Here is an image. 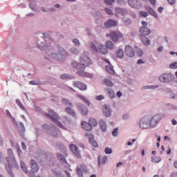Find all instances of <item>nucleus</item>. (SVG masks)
Segmentation results:
<instances>
[{"label": "nucleus", "instance_id": "5", "mask_svg": "<svg viewBox=\"0 0 177 177\" xmlns=\"http://www.w3.org/2000/svg\"><path fill=\"white\" fill-rule=\"evenodd\" d=\"M89 45L90 48H91V49H93L94 52H96L97 53V52H100V53H101L102 55H106L109 52L107 48H106V46L100 45L97 49V48L93 43H90Z\"/></svg>", "mask_w": 177, "mask_h": 177}, {"label": "nucleus", "instance_id": "51", "mask_svg": "<svg viewBox=\"0 0 177 177\" xmlns=\"http://www.w3.org/2000/svg\"><path fill=\"white\" fill-rule=\"evenodd\" d=\"M30 85H39V82L34 80L30 81Z\"/></svg>", "mask_w": 177, "mask_h": 177}, {"label": "nucleus", "instance_id": "15", "mask_svg": "<svg viewBox=\"0 0 177 177\" xmlns=\"http://www.w3.org/2000/svg\"><path fill=\"white\" fill-rule=\"evenodd\" d=\"M160 121H161V115H156L153 116L150 121L151 126L154 127L155 125H157V123L160 122Z\"/></svg>", "mask_w": 177, "mask_h": 177}, {"label": "nucleus", "instance_id": "47", "mask_svg": "<svg viewBox=\"0 0 177 177\" xmlns=\"http://www.w3.org/2000/svg\"><path fill=\"white\" fill-rule=\"evenodd\" d=\"M106 5H113L114 3V0H104Z\"/></svg>", "mask_w": 177, "mask_h": 177}, {"label": "nucleus", "instance_id": "24", "mask_svg": "<svg viewBox=\"0 0 177 177\" xmlns=\"http://www.w3.org/2000/svg\"><path fill=\"white\" fill-rule=\"evenodd\" d=\"M76 96L81 99L84 103H86V104H87L88 106H91V102H89V100L86 99L85 97L80 94H77Z\"/></svg>", "mask_w": 177, "mask_h": 177}, {"label": "nucleus", "instance_id": "26", "mask_svg": "<svg viewBox=\"0 0 177 177\" xmlns=\"http://www.w3.org/2000/svg\"><path fill=\"white\" fill-rule=\"evenodd\" d=\"M61 80H74V77L71 75L63 74L60 76Z\"/></svg>", "mask_w": 177, "mask_h": 177}, {"label": "nucleus", "instance_id": "16", "mask_svg": "<svg viewBox=\"0 0 177 177\" xmlns=\"http://www.w3.org/2000/svg\"><path fill=\"white\" fill-rule=\"evenodd\" d=\"M104 26L106 28H111V27L117 26V21L114 19H109L104 23Z\"/></svg>", "mask_w": 177, "mask_h": 177}, {"label": "nucleus", "instance_id": "32", "mask_svg": "<svg viewBox=\"0 0 177 177\" xmlns=\"http://www.w3.org/2000/svg\"><path fill=\"white\" fill-rule=\"evenodd\" d=\"M57 157L59 160H60L61 161H62V162H67V160H66V158L64 157V156H63V154L58 153L57 154Z\"/></svg>", "mask_w": 177, "mask_h": 177}, {"label": "nucleus", "instance_id": "60", "mask_svg": "<svg viewBox=\"0 0 177 177\" xmlns=\"http://www.w3.org/2000/svg\"><path fill=\"white\" fill-rule=\"evenodd\" d=\"M6 114L8 115V117H10V118H12V115L10 114V112L9 111L6 110Z\"/></svg>", "mask_w": 177, "mask_h": 177}, {"label": "nucleus", "instance_id": "48", "mask_svg": "<svg viewBox=\"0 0 177 177\" xmlns=\"http://www.w3.org/2000/svg\"><path fill=\"white\" fill-rule=\"evenodd\" d=\"M96 100H103L104 99V97L102 95H97L95 97Z\"/></svg>", "mask_w": 177, "mask_h": 177}, {"label": "nucleus", "instance_id": "59", "mask_svg": "<svg viewBox=\"0 0 177 177\" xmlns=\"http://www.w3.org/2000/svg\"><path fill=\"white\" fill-rule=\"evenodd\" d=\"M142 25L143 26L142 27H147V22L146 21H142Z\"/></svg>", "mask_w": 177, "mask_h": 177}, {"label": "nucleus", "instance_id": "64", "mask_svg": "<svg viewBox=\"0 0 177 177\" xmlns=\"http://www.w3.org/2000/svg\"><path fill=\"white\" fill-rule=\"evenodd\" d=\"M171 122H172V124H173V125H176V124H177L176 120H175V119H173V120H171Z\"/></svg>", "mask_w": 177, "mask_h": 177}, {"label": "nucleus", "instance_id": "20", "mask_svg": "<svg viewBox=\"0 0 177 177\" xmlns=\"http://www.w3.org/2000/svg\"><path fill=\"white\" fill-rule=\"evenodd\" d=\"M79 109L82 114V115H88V108L85 105L79 106Z\"/></svg>", "mask_w": 177, "mask_h": 177}, {"label": "nucleus", "instance_id": "46", "mask_svg": "<svg viewBox=\"0 0 177 177\" xmlns=\"http://www.w3.org/2000/svg\"><path fill=\"white\" fill-rule=\"evenodd\" d=\"M169 67L170 68H177V62L171 63Z\"/></svg>", "mask_w": 177, "mask_h": 177}, {"label": "nucleus", "instance_id": "6", "mask_svg": "<svg viewBox=\"0 0 177 177\" xmlns=\"http://www.w3.org/2000/svg\"><path fill=\"white\" fill-rule=\"evenodd\" d=\"M30 167L32 168V171L33 173H30V177H40V176H35V173L38 172V171H39V166L38 165V163H37V162L34 160H31L30 162Z\"/></svg>", "mask_w": 177, "mask_h": 177}, {"label": "nucleus", "instance_id": "23", "mask_svg": "<svg viewBox=\"0 0 177 177\" xmlns=\"http://www.w3.org/2000/svg\"><path fill=\"white\" fill-rule=\"evenodd\" d=\"M65 111H66V113L69 114V115H72V117H75V115H76L75 111H74V110H73V109H71L70 107H66L65 109Z\"/></svg>", "mask_w": 177, "mask_h": 177}, {"label": "nucleus", "instance_id": "4", "mask_svg": "<svg viewBox=\"0 0 177 177\" xmlns=\"http://www.w3.org/2000/svg\"><path fill=\"white\" fill-rule=\"evenodd\" d=\"M106 37H111V39H112L113 42H118V41H120L123 36L122 33L120 31H112L110 33H106Z\"/></svg>", "mask_w": 177, "mask_h": 177}, {"label": "nucleus", "instance_id": "30", "mask_svg": "<svg viewBox=\"0 0 177 177\" xmlns=\"http://www.w3.org/2000/svg\"><path fill=\"white\" fill-rule=\"evenodd\" d=\"M103 84H104V85H106V86H109V87H111L113 85V82L109 79L104 80Z\"/></svg>", "mask_w": 177, "mask_h": 177}, {"label": "nucleus", "instance_id": "28", "mask_svg": "<svg viewBox=\"0 0 177 177\" xmlns=\"http://www.w3.org/2000/svg\"><path fill=\"white\" fill-rule=\"evenodd\" d=\"M88 124L91 125V128L92 127H96V125H97V121H96L95 118H90L88 120Z\"/></svg>", "mask_w": 177, "mask_h": 177}, {"label": "nucleus", "instance_id": "8", "mask_svg": "<svg viewBox=\"0 0 177 177\" xmlns=\"http://www.w3.org/2000/svg\"><path fill=\"white\" fill-rule=\"evenodd\" d=\"M172 80V75L169 73H163L159 77L160 82H169Z\"/></svg>", "mask_w": 177, "mask_h": 177}, {"label": "nucleus", "instance_id": "11", "mask_svg": "<svg viewBox=\"0 0 177 177\" xmlns=\"http://www.w3.org/2000/svg\"><path fill=\"white\" fill-rule=\"evenodd\" d=\"M124 53L129 57H133L135 56V50L131 46H126Z\"/></svg>", "mask_w": 177, "mask_h": 177}, {"label": "nucleus", "instance_id": "61", "mask_svg": "<svg viewBox=\"0 0 177 177\" xmlns=\"http://www.w3.org/2000/svg\"><path fill=\"white\" fill-rule=\"evenodd\" d=\"M116 95L118 96V97H121V96H122V93H121V91H118L116 93Z\"/></svg>", "mask_w": 177, "mask_h": 177}, {"label": "nucleus", "instance_id": "21", "mask_svg": "<svg viewBox=\"0 0 177 177\" xmlns=\"http://www.w3.org/2000/svg\"><path fill=\"white\" fill-rule=\"evenodd\" d=\"M100 127L103 132H106L107 131V125L106 124V122H104V120H101L100 121Z\"/></svg>", "mask_w": 177, "mask_h": 177}, {"label": "nucleus", "instance_id": "39", "mask_svg": "<svg viewBox=\"0 0 177 177\" xmlns=\"http://www.w3.org/2000/svg\"><path fill=\"white\" fill-rule=\"evenodd\" d=\"M139 16L140 17H147V16H149V13L146 11H140L139 12Z\"/></svg>", "mask_w": 177, "mask_h": 177}, {"label": "nucleus", "instance_id": "19", "mask_svg": "<svg viewBox=\"0 0 177 177\" xmlns=\"http://www.w3.org/2000/svg\"><path fill=\"white\" fill-rule=\"evenodd\" d=\"M82 128L84 129V131H92V126L86 122H82Z\"/></svg>", "mask_w": 177, "mask_h": 177}, {"label": "nucleus", "instance_id": "1", "mask_svg": "<svg viewBox=\"0 0 177 177\" xmlns=\"http://www.w3.org/2000/svg\"><path fill=\"white\" fill-rule=\"evenodd\" d=\"M91 64H92V60L86 56L80 57V63H77L76 62L72 63L73 67L79 70L77 71L78 75H80V77H90V78H92V75H89L84 71L85 67L91 66Z\"/></svg>", "mask_w": 177, "mask_h": 177}, {"label": "nucleus", "instance_id": "2", "mask_svg": "<svg viewBox=\"0 0 177 177\" xmlns=\"http://www.w3.org/2000/svg\"><path fill=\"white\" fill-rule=\"evenodd\" d=\"M8 154L9 157H7L8 163L6 164V169L10 177H15V174H13V171H12V168L13 165H16V159H15V157L13 156V151L12 149H8Z\"/></svg>", "mask_w": 177, "mask_h": 177}, {"label": "nucleus", "instance_id": "38", "mask_svg": "<svg viewBox=\"0 0 177 177\" xmlns=\"http://www.w3.org/2000/svg\"><path fill=\"white\" fill-rule=\"evenodd\" d=\"M105 68L106 71L109 73V74H114V69L113 68V67L110 66H106Z\"/></svg>", "mask_w": 177, "mask_h": 177}, {"label": "nucleus", "instance_id": "53", "mask_svg": "<svg viewBox=\"0 0 177 177\" xmlns=\"http://www.w3.org/2000/svg\"><path fill=\"white\" fill-rule=\"evenodd\" d=\"M167 1L169 5H175V2H176V0H167Z\"/></svg>", "mask_w": 177, "mask_h": 177}, {"label": "nucleus", "instance_id": "9", "mask_svg": "<svg viewBox=\"0 0 177 177\" xmlns=\"http://www.w3.org/2000/svg\"><path fill=\"white\" fill-rule=\"evenodd\" d=\"M70 150L77 157V158H81V153H80V150H78V147H77L74 144H71L69 145Z\"/></svg>", "mask_w": 177, "mask_h": 177}, {"label": "nucleus", "instance_id": "7", "mask_svg": "<svg viewBox=\"0 0 177 177\" xmlns=\"http://www.w3.org/2000/svg\"><path fill=\"white\" fill-rule=\"evenodd\" d=\"M151 127V124L150 123V118L149 117L143 118L140 122V127L142 129H148Z\"/></svg>", "mask_w": 177, "mask_h": 177}, {"label": "nucleus", "instance_id": "35", "mask_svg": "<svg viewBox=\"0 0 177 177\" xmlns=\"http://www.w3.org/2000/svg\"><path fill=\"white\" fill-rule=\"evenodd\" d=\"M117 57H119V59H122V57H124V51L122 49L118 50Z\"/></svg>", "mask_w": 177, "mask_h": 177}, {"label": "nucleus", "instance_id": "62", "mask_svg": "<svg viewBox=\"0 0 177 177\" xmlns=\"http://www.w3.org/2000/svg\"><path fill=\"white\" fill-rule=\"evenodd\" d=\"M145 62L142 61V59H139L137 62V64H143Z\"/></svg>", "mask_w": 177, "mask_h": 177}, {"label": "nucleus", "instance_id": "52", "mask_svg": "<svg viewBox=\"0 0 177 177\" xmlns=\"http://www.w3.org/2000/svg\"><path fill=\"white\" fill-rule=\"evenodd\" d=\"M42 129H44V131H47V129H49V125L45 124L42 125Z\"/></svg>", "mask_w": 177, "mask_h": 177}, {"label": "nucleus", "instance_id": "14", "mask_svg": "<svg viewBox=\"0 0 177 177\" xmlns=\"http://www.w3.org/2000/svg\"><path fill=\"white\" fill-rule=\"evenodd\" d=\"M115 12L116 13V16H124V15L128 14V10L127 9L120 8H115Z\"/></svg>", "mask_w": 177, "mask_h": 177}, {"label": "nucleus", "instance_id": "37", "mask_svg": "<svg viewBox=\"0 0 177 177\" xmlns=\"http://www.w3.org/2000/svg\"><path fill=\"white\" fill-rule=\"evenodd\" d=\"M77 169H80V171H82L83 172H88V169L85 165H81L79 167H77Z\"/></svg>", "mask_w": 177, "mask_h": 177}, {"label": "nucleus", "instance_id": "10", "mask_svg": "<svg viewBox=\"0 0 177 177\" xmlns=\"http://www.w3.org/2000/svg\"><path fill=\"white\" fill-rule=\"evenodd\" d=\"M73 86L78 88L80 91H86V84L82 82L76 81L73 82Z\"/></svg>", "mask_w": 177, "mask_h": 177}, {"label": "nucleus", "instance_id": "34", "mask_svg": "<svg viewBox=\"0 0 177 177\" xmlns=\"http://www.w3.org/2000/svg\"><path fill=\"white\" fill-rule=\"evenodd\" d=\"M20 164L22 171H24L25 174H28V170H27V166H26L24 162L21 161Z\"/></svg>", "mask_w": 177, "mask_h": 177}, {"label": "nucleus", "instance_id": "17", "mask_svg": "<svg viewBox=\"0 0 177 177\" xmlns=\"http://www.w3.org/2000/svg\"><path fill=\"white\" fill-rule=\"evenodd\" d=\"M103 111L105 117H110V115H111V109H110V106L109 105L103 106Z\"/></svg>", "mask_w": 177, "mask_h": 177}, {"label": "nucleus", "instance_id": "49", "mask_svg": "<svg viewBox=\"0 0 177 177\" xmlns=\"http://www.w3.org/2000/svg\"><path fill=\"white\" fill-rule=\"evenodd\" d=\"M50 133L54 138H57V131H56V130H53Z\"/></svg>", "mask_w": 177, "mask_h": 177}, {"label": "nucleus", "instance_id": "45", "mask_svg": "<svg viewBox=\"0 0 177 177\" xmlns=\"http://www.w3.org/2000/svg\"><path fill=\"white\" fill-rule=\"evenodd\" d=\"M113 136H117L118 135V128H115L112 132Z\"/></svg>", "mask_w": 177, "mask_h": 177}, {"label": "nucleus", "instance_id": "57", "mask_svg": "<svg viewBox=\"0 0 177 177\" xmlns=\"http://www.w3.org/2000/svg\"><path fill=\"white\" fill-rule=\"evenodd\" d=\"M16 102L17 104H19L21 108H22L23 109H24V106H23V104H21V103L20 102V101L19 100H17Z\"/></svg>", "mask_w": 177, "mask_h": 177}, {"label": "nucleus", "instance_id": "43", "mask_svg": "<svg viewBox=\"0 0 177 177\" xmlns=\"http://www.w3.org/2000/svg\"><path fill=\"white\" fill-rule=\"evenodd\" d=\"M62 122H64V124H68V122H70V120H68V118H67V117L62 118Z\"/></svg>", "mask_w": 177, "mask_h": 177}, {"label": "nucleus", "instance_id": "12", "mask_svg": "<svg viewBox=\"0 0 177 177\" xmlns=\"http://www.w3.org/2000/svg\"><path fill=\"white\" fill-rule=\"evenodd\" d=\"M86 138H88V139H89V143H91V145H92L93 147H98L97 142H96V140L93 139V138H95L93 134L91 133H87L86 134Z\"/></svg>", "mask_w": 177, "mask_h": 177}, {"label": "nucleus", "instance_id": "41", "mask_svg": "<svg viewBox=\"0 0 177 177\" xmlns=\"http://www.w3.org/2000/svg\"><path fill=\"white\" fill-rule=\"evenodd\" d=\"M77 174L79 177H84V171L81 169H77Z\"/></svg>", "mask_w": 177, "mask_h": 177}, {"label": "nucleus", "instance_id": "3", "mask_svg": "<svg viewBox=\"0 0 177 177\" xmlns=\"http://www.w3.org/2000/svg\"><path fill=\"white\" fill-rule=\"evenodd\" d=\"M44 115H46V117H49L51 118V120L55 122L59 128H62V129H66V127L62 124V122L59 121V115L56 114V112H55L53 110H48V114L46 113Z\"/></svg>", "mask_w": 177, "mask_h": 177}, {"label": "nucleus", "instance_id": "54", "mask_svg": "<svg viewBox=\"0 0 177 177\" xmlns=\"http://www.w3.org/2000/svg\"><path fill=\"white\" fill-rule=\"evenodd\" d=\"M73 42V44H75V45H80V40H78L77 39H74Z\"/></svg>", "mask_w": 177, "mask_h": 177}, {"label": "nucleus", "instance_id": "50", "mask_svg": "<svg viewBox=\"0 0 177 177\" xmlns=\"http://www.w3.org/2000/svg\"><path fill=\"white\" fill-rule=\"evenodd\" d=\"M156 88H158V86H151L150 87H149V86H145V87H144V89H156Z\"/></svg>", "mask_w": 177, "mask_h": 177}, {"label": "nucleus", "instance_id": "27", "mask_svg": "<svg viewBox=\"0 0 177 177\" xmlns=\"http://www.w3.org/2000/svg\"><path fill=\"white\" fill-rule=\"evenodd\" d=\"M62 103L65 104V106H68V107H72L73 106V103L70 102V100L66 99V98H62Z\"/></svg>", "mask_w": 177, "mask_h": 177}, {"label": "nucleus", "instance_id": "31", "mask_svg": "<svg viewBox=\"0 0 177 177\" xmlns=\"http://www.w3.org/2000/svg\"><path fill=\"white\" fill-rule=\"evenodd\" d=\"M161 161V157L160 156H153L151 157V162L154 164H157Z\"/></svg>", "mask_w": 177, "mask_h": 177}, {"label": "nucleus", "instance_id": "22", "mask_svg": "<svg viewBox=\"0 0 177 177\" xmlns=\"http://www.w3.org/2000/svg\"><path fill=\"white\" fill-rule=\"evenodd\" d=\"M128 3L131 8H138V5H139L138 0H129Z\"/></svg>", "mask_w": 177, "mask_h": 177}, {"label": "nucleus", "instance_id": "56", "mask_svg": "<svg viewBox=\"0 0 177 177\" xmlns=\"http://www.w3.org/2000/svg\"><path fill=\"white\" fill-rule=\"evenodd\" d=\"M137 53H138V55L140 56V57L143 56V50H139L137 52Z\"/></svg>", "mask_w": 177, "mask_h": 177}, {"label": "nucleus", "instance_id": "29", "mask_svg": "<svg viewBox=\"0 0 177 177\" xmlns=\"http://www.w3.org/2000/svg\"><path fill=\"white\" fill-rule=\"evenodd\" d=\"M106 161H107V158L106 156H104L102 158H100V156L98 157V162H99V165H103V164H106Z\"/></svg>", "mask_w": 177, "mask_h": 177}, {"label": "nucleus", "instance_id": "55", "mask_svg": "<svg viewBox=\"0 0 177 177\" xmlns=\"http://www.w3.org/2000/svg\"><path fill=\"white\" fill-rule=\"evenodd\" d=\"M29 6L31 8V9H32V10H34V9L35 8V3H30Z\"/></svg>", "mask_w": 177, "mask_h": 177}, {"label": "nucleus", "instance_id": "44", "mask_svg": "<svg viewBox=\"0 0 177 177\" xmlns=\"http://www.w3.org/2000/svg\"><path fill=\"white\" fill-rule=\"evenodd\" d=\"M106 154H111L113 153V150L111 148L106 147L105 148Z\"/></svg>", "mask_w": 177, "mask_h": 177}, {"label": "nucleus", "instance_id": "33", "mask_svg": "<svg viewBox=\"0 0 177 177\" xmlns=\"http://www.w3.org/2000/svg\"><path fill=\"white\" fill-rule=\"evenodd\" d=\"M107 49H114V44L111 41H108L106 43Z\"/></svg>", "mask_w": 177, "mask_h": 177}, {"label": "nucleus", "instance_id": "36", "mask_svg": "<svg viewBox=\"0 0 177 177\" xmlns=\"http://www.w3.org/2000/svg\"><path fill=\"white\" fill-rule=\"evenodd\" d=\"M109 96L111 97V99H114L115 97V93H114V91L113 89H109Z\"/></svg>", "mask_w": 177, "mask_h": 177}, {"label": "nucleus", "instance_id": "40", "mask_svg": "<svg viewBox=\"0 0 177 177\" xmlns=\"http://www.w3.org/2000/svg\"><path fill=\"white\" fill-rule=\"evenodd\" d=\"M57 147L60 150V151H63V150H66V146L62 144H57Z\"/></svg>", "mask_w": 177, "mask_h": 177}, {"label": "nucleus", "instance_id": "58", "mask_svg": "<svg viewBox=\"0 0 177 177\" xmlns=\"http://www.w3.org/2000/svg\"><path fill=\"white\" fill-rule=\"evenodd\" d=\"M125 21L126 24H131V23H132V20H131V19H127Z\"/></svg>", "mask_w": 177, "mask_h": 177}, {"label": "nucleus", "instance_id": "18", "mask_svg": "<svg viewBox=\"0 0 177 177\" xmlns=\"http://www.w3.org/2000/svg\"><path fill=\"white\" fill-rule=\"evenodd\" d=\"M145 10L149 12V13H150V15H151V16H153V17L158 19V15H157V13H156V11H154V10L151 7L148 6H146Z\"/></svg>", "mask_w": 177, "mask_h": 177}, {"label": "nucleus", "instance_id": "42", "mask_svg": "<svg viewBox=\"0 0 177 177\" xmlns=\"http://www.w3.org/2000/svg\"><path fill=\"white\" fill-rule=\"evenodd\" d=\"M105 12L110 16H113L114 15V13H113V10H111V9L108 8H105Z\"/></svg>", "mask_w": 177, "mask_h": 177}, {"label": "nucleus", "instance_id": "63", "mask_svg": "<svg viewBox=\"0 0 177 177\" xmlns=\"http://www.w3.org/2000/svg\"><path fill=\"white\" fill-rule=\"evenodd\" d=\"M65 174L66 175L67 177H71V174H70V172H68V171H65Z\"/></svg>", "mask_w": 177, "mask_h": 177}, {"label": "nucleus", "instance_id": "13", "mask_svg": "<svg viewBox=\"0 0 177 177\" xmlns=\"http://www.w3.org/2000/svg\"><path fill=\"white\" fill-rule=\"evenodd\" d=\"M151 30L146 27H141L140 28V37H146V35H150Z\"/></svg>", "mask_w": 177, "mask_h": 177}, {"label": "nucleus", "instance_id": "25", "mask_svg": "<svg viewBox=\"0 0 177 177\" xmlns=\"http://www.w3.org/2000/svg\"><path fill=\"white\" fill-rule=\"evenodd\" d=\"M140 37H141L142 44H144L145 46H149V45H150V40L149 39V38L145 36H140Z\"/></svg>", "mask_w": 177, "mask_h": 177}]
</instances>
